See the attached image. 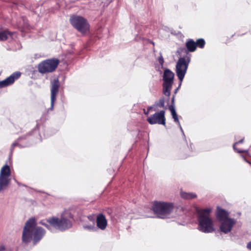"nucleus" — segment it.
I'll list each match as a JSON object with an SVG mask.
<instances>
[{"label": "nucleus", "instance_id": "obj_1", "mask_svg": "<svg viewBox=\"0 0 251 251\" xmlns=\"http://www.w3.org/2000/svg\"><path fill=\"white\" fill-rule=\"evenodd\" d=\"M74 221L73 215L71 212H66L61 214L60 218L52 216L41 220L39 223L51 232L56 229L63 232L71 228Z\"/></svg>", "mask_w": 251, "mask_h": 251}, {"label": "nucleus", "instance_id": "obj_2", "mask_svg": "<svg viewBox=\"0 0 251 251\" xmlns=\"http://www.w3.org/2000/svg\"><path fill=\"white\" fill-rule=\"evenodd\" d=\"M45 234L46 230L43 227L37 226L35 218L31 217L25 223L22 233V242L27 244L32 241L33 244L35 245L40 241Z\"/></svg>", "mask_w": 251, "mask_h": 251}, {"label": "nucleus", "instance_id": "obj_3", "mask_svg": "<svg viewBox=\"0 0 251 251\" xmlns=\"http://www.w3.org/2000/svg\"><path fill=\"white\" fill-rule=\"evenodd\" d=\"M197 220L199 223L198 229L204 233H211L215 228L212 219L209 217L211 211L210 208L204 209L197 208Z\"/></svg>", "mask_w": 251, "mask_h": 251}, {"label": "nucleus", "instance_id": "obj_4", "mask_svg": "<svg viewBox=\"0 0 251 251\" xmlns=\"http://www.w3.org/2000/svg\"><path fill=\"white\" fill-rule=\"evenodd\" d=\"M174 204L171 202L161 201H154L151 206V210L157 218L165 219L172 212Z\"/></svg>", "mask_w": 251, "mask_h": 251}, {"label": "nucleus", "instance_id": "obj_5", "mask_svg": "<svg viewBox=\"0 0 251 251\" xmlns=\"http://www.w3.org/2000/svg\"><path fill=\"white\" fill-rule=\"evenodd\" d=\"M182 51L185 52L183 57L178 58L176 66V72L180 81H182L188 68L189 64L191 61V55L186 51L185 49H182Z\"/></svg>", "mask_w": 251, "mask_h": 251}, {"label": "nucleus", "instance_id": "obj_6", "mask_svg": "<svg viewBox=\"0 0 251 251\" xmlns=\"http://www.w3.org/2000/svg\"><path fill=\"white\" fill-rule=\"evenodd\" d=\"M69 21L71 25L82 34L86 33L89 30L90 25L88 21L81 16L73 15Z\"/></svg>", "mask_w": 251, "mask_h": 251}, {"label": "nucleus", "instance_id": "obj_7", "mask_svg": "<svg viewBox=\"0 0 251 251\" xmlns=\"http://www.w3.org/2000/svg\"><path fill=\"white\" fill-rule=\"evenodd\" d=\"M174 74L170 69L166 68L164 70L163 75V94L167 97H169L171 94V91L173 84Z\"/></svg>", "mask_w": 251, "mask_h": 251}, {"label": "nucleus", "instance_id": "obj_8", "mask_svg": "<svg viewBox=\"0 0 251 251\" xmlns=\"http://www.w3.org/2000/svg\"><path fill=\"white\" fill-rule=\"evenodd\" d=\"M59 62V60L54 58L44 60L38 65V72L42 74L51 73L55 70Z\"/></svg>", "mask_w": 251, "mask_h": 251}, {"label": "nucleus", "instance_id": "obj_9", "mask_svg": "<svg viewBox=\"0 0 251 251\" xmlns=\"http://www.w3.org/2000/svg\"><path fill=\"white\" fill-rule=\"evenodd\" d=\"M10 175L9 166L7 164L4 165L0 172V192L5 190L8 186L10 181V179L9 178Z\"/></svg>", "mask_w": 251, "mask_h": 251}, {"label": "nucleus", "instance_id": "obj_10", "mask_svg": "<svg viewBox=\"0 0 251 251\" xmlns=\"http://www.w3.org/2000/svg\"><path fill=\"white\" fill-rule=\"evenodd\" d=\"M59 87L60 82L58 77H55L50 81V107L48 109V112L53 110Z\"/></svg>", "mask_w": 251, "mask_h": 251}, {"label": "nucleus", "instance_id": "obj_11", "mask_svg": "<svg viewBox=\"0 0 251 251\" xmlns=\"http://www.w3.org/2000/svg\"><path fill=\"white\" fill-rule=\"evenodd\" d=\"M37 125L36 127L33 129L32 131L29 132L28 134L19 137L16 141H15L11 145L10 152L12 153L15 147L18 146L20 148H25L29 146V144L27 142L28 137L31 135V133L36 131V128H38V122L37 121Z\"/></svg>", "mask_w": 251, "mask_h": 251}, {"label": "nucleus", "instance_id": "obj_12", "mask_svg": "<svg viewBox=\"0 0 251 251\" xmlns=\"http://www.w3.org/2000/svg\"><path fill=\"white\" fill-rule=\"evenodd\" d=\"M165 114V111L164 110H161L159 112H155L154 114L148 117L147 121L151 125L158 124L165 126L166 124Z\"/></svg>", "mask_w": 251, "mask_h": 251}, {"label": "nucleus", "instance_id": "obj_13", "mask_svg": "<svg viewBox=\"0 0 251 251\" xmlns=\"http://www.w3.org/2000/svg\"><path fill=\"white\" fill-rule=\"evenodd\" d=\"M220 230L225 234H227L231 231L233 226L236 224V221L233 219H227L225 221L221 222Z\"/></svg>", "mask_w": 251, "mask_h": 251}, {"label": "nucleus", "instance_id": "obj_14", "mask_svg": "<svg viewBox=\"0 0 251 251\" xmlns=\"http://www.w3.org/2000/svg\"><path fill=\"white\" fill-rule=\"evenodd\" d=\"M21 73L20 72H15L6 79L0 81V88H4L12 84L15 79L20 77Z\"/></svg>", "mask_w": 251, "mask_h": 251}, {"label": "nucleus", "instance_id": "obj_15", "mask_svg": "<svg viewBox=\"0 0 251 251\" xmlns=\"http://www.w3.org/2000/svg\"><path fill=\"white\" fill-rule=\"evenodd\" d=\"M97 227L101 230H104L107 225V221L105 216L102 213L99 214L96 219Z\"/></svg>", "mask_w": 251, "mask_h": 251}, {"label": "nucleus", "instance_id": "obj_16", "mask_svg": "<svg viewBox=\"0 0 251 251\" xmlns=\"http://www.w3.org/2000/svg\"><path fill=\"white\" fill-rule=\"evenodd\" d=\"M216 216L219 222L230 219L228 218L229 213L226 210L220 208L219 206L217 207Z\"/></svg>", "mask_w": 251, "mask_h": 251}, {"label": "nucleus", "instance_id": "obj_17", "mask_svg": "<svg viewBox=\"0 0 251 251\" xmlns=\"http://www.w3.org/2000/svg\"><path fill=\"white\" fill-rule=\"evenodd\" d=\"M47 4L49 6V12H54V10L57 9L59 8L58 1L56 0H49L47 2Z\"/></svg>", "mask_w": 251, "mask_h": 251}, {"label": "nucleus", "instance_id": "obj_18", "mask_svg": "<svg viewBox=\"0 0 251 251\" xmlns=\"http://www.w3.org/2000/svg\"><path fill=\"white\" fill-rule=\"evenodd\" d=\"M186 47L188 50V52H193L196 49V45L195 42L192 39H189L186 42ZM187 51V50H186Z\"/></svg>", "mask_w": 251, "mask_h": 251}, {"label": "nucleus", "instance_id": "obj_19", "mask_svg": "<svg viewBox=\"0 0 251 251\" xmlns=\"http://www.w3.org/2000/svg\"><path fill=\"white\" fill-rule=\"evenodd\" d=\"M13 32L5 30L0 32V41H5L8 39V36H11Z\"/></svg>", "mask_w": 251, "mask_h": 251}, {"label": "nucleus", "instance_id": "obj_20", "mask_svg": "<svg viewBox=\"0 0 251 251\" xmlns=\"http://www.w3.org/2000/svg\"><path fill=\"white\" fill-rule=\"evenodd\" d=\"M169 109L171 112V114L172 115L173 118L174 120V121L177 123L178 125H179V121L178 119V116L176 111L175 107H173V106H169Z\"/></svg>", "mask_w": 251, "mask_h": 251}, {"label": "nucleus", "instance_id": "obj_21", "mask_svg": "<svg viewBox=\"0 0 251 251\" xmlns=\"http://www.w3.org/2000/svg\"><path fill=\"white\" fill-rule=\"evenodd\" d=\"M181 197L184 199H192L197 197L196 194L193 193H186L181 192L180 193Z\"/></svg>", "mask_w": 251, "mask_h": 251}, {"label": "nucleus", "instance_id": "obj_22", "mask_svg": "<svg viewBox=\"0 0 251 251\" xmlns=\"http://www.w3.org/2000/svg\"><path fill=\"white\" fill-rule=\"evenodd\" d=\"M196 48L198 47L201 49H203L205 45V40L203 38H200L197 40L195 42Z\"/></svg>", "mask_w": 251, "mask_h": 251}, {"label": "nucleus", "instance_id": "obj_23", "mask_svg": "<svg viewBox=\"0 0 251 251\" xmlns=\"http://www.w3.org/2000/svg\"><path fill=\"white\" fill-rule=\"evenodd\" d=\"M244 138H242L240 140H239V141L238 142H235L233 145V149L237 152H239V153H242V152H247V151L246 150H239V149H238L237 148H236V145L239 144H241V143H243V142H244Z\"/></svg>", "mask_w": 251, "mask_h": 251}, {"label": "nucleus", "instance_id": "obj_24", "mask_svg": "<svg viewBox=\"0 0 251 251\" xmlns=\"http://www.w3.org/2000/svg\"><path fill=\"white\" fill-rule=\"evenodd\" d=\"M83 228L93 231H95L97 230V227L95 226L94 223H93V225L84 226Z\"/></svg>", "mask_w": 251, "mask_h": 251}, {"label": "nucleus", "instance_id": "obj_25", "mask_svg": "<svg viewBox=\"0 0 251 251\" xmlns=\"http://www.w3.org/2000/svg\"><path fill=\"white\" fill-rule=\"evenodd\" d=\"M154 105L158 106L159 107L163 108L165 105V99L164 97L161 98L158 102H155Z\"/></svg>", "mask_w": 251, "mask_h": 251}, {"label": "nucleus", "instance_id": "obj_26", "mask_svg": "<svg viewBox=\"0 0 251 251\" xmlns=\"http://www.w3.org/2000/svg\"><path fill=\"white\" fill-rule=\"evenodd\" d=\"M158 61L159 64L161 66V68H163L164 61V59H163V57L162 56L161 53H160V56H159V57L158 58Z\"/></svg>", "mask_w": 251, "mask_h": 251}, {"label": "nucleus", "instance_id": "obj_27", "mask_svg": "<svg viewBox=\"0 0 251 251\" xmlns=\"http://www.w3.org/2000/svg\"><path fill=\"white\" fill-rule=\"evenodd\" d=\"M175 95H173L171 99V104L170 106H173V107H175Z\"/></svg>", "mask_w": 251, "mask_h": 251}, {"label": "nucleus", "instance_id": "obj_28", "mask_svg": "<svg viewBox=\"0 0 251 251\" xmlns=\"http://www.w3.org/2000/svg\"><path fill=\"white\" fill-rule=\"evenodd\" d=\"M181 83H182V82H181V81H180L178 86L174 90V95H175L177 93V91L181 85Z\"/></svg>", "mask_w": 251, "mask_h": 251}, {"label": "nucleus", "instance_id": "obj_29", "mask_svg": "<svg viewBox=\"0 0 251 251\" xmlns=\"http://www.w3.org/2000/svg\"><path fill=\"white\" fill-rule=\"evenodd\" d=\"M178 125V126H179V127L180 128V131L182 132V134L183 136H184V138H185V136L184 131H183V130L182 129V128L181 125H180V124L179 123V125Z\"/></svg>", "mask_w": 251, "mask_h": 251}, {"label": "nucleus", "instance_id": "obj_30", "mask_svg": "<svg viewBox=\"0 0 251 251\" xmlns=\"http://www.w3.org/2000/svg\"><path fill=\"white\" fill-rule=\"evenodd\" d=\"M5 247L4 245H1L0 246V251H5Z\"/></svg>", "mask_w": 251, "mask_h": 251}, {"label": "nucleus", "instance_id": "obj_31", "mask_svg": "<svg viewBox=\"0 0 251 251\" xmlns=\"http://www.w3.org/2000/svg\"><path fill=\"white\" fill-rule=\"evenodd\" d=\"M247 248L251 251V241L248 244Z\"/></svg>", "mask_w": 251, "mask_h": 251}, {"label": "nucleus", "instance_id": "obj_32", "mask_svg": "<svg viewBox=\"0 0 251 251\" xmlns=\"http://www.w3.org/2000/svg\"><path fill=\"white\" fill-rule=\"evenodd\" d=\"M153 108V106H149L147 108V113H149V111Z\"/></svg>", "mask_w": 251, "mask_h": 251}, {"label": "nucleus", "instance_id": "obj_33", "mask_svg": "<svg viewBox=\"0 0 251 251\" xmlns=\"http://www.w3.org/2000/svg\"><path fill=\"white\" fill-rule=\"evenodd\" d=\"M144 113L145 114H148L149 113H147V111H146L145 109H144Z\"/></svg>", "mask_w": 251, "mask_h": 251}, {"label": "nucleus", "instance_id": "obj_34", "mask_svg": "<svg viewBox=\"0 0 251 251\" xmlns=\"http://www.w3.org/2000/svg\"><path fill=\"white\" fill-rule=\"evenodd\" d=\"M15 181L19 185H20V183L19 182H18L16 179L15 180Z\"/></svg>", "mask_w": 251, "mask_h": 251}, {"label": "nucleus", "instance_id": "obj_35", "mask_svg": "<svg viewBox=\"0 0 251 251\" xmlns=\"http://www.w3.org/2000/svg\"><path fill=\"white\" fill-rule=\"evenodd\" d=\"M25 25H26V26H28V24H27V23H25Z\"/></svg>", "mask_w": 251, "mask_h": 251}, {"label": "nucleus", "instance_id": "obj_36", "mask_svg": "<svg viewBox=\"0 0 251 251\" xmlns=\"http://www.w3.org/2000/svg\"><path fill=\"white\" fill-rule=\"evenodd\" d=\"M151 43H152L153 45H154V42H151Z\"/></svg>", "mask_w": 251, "mask_h": 251}]
</instances>
